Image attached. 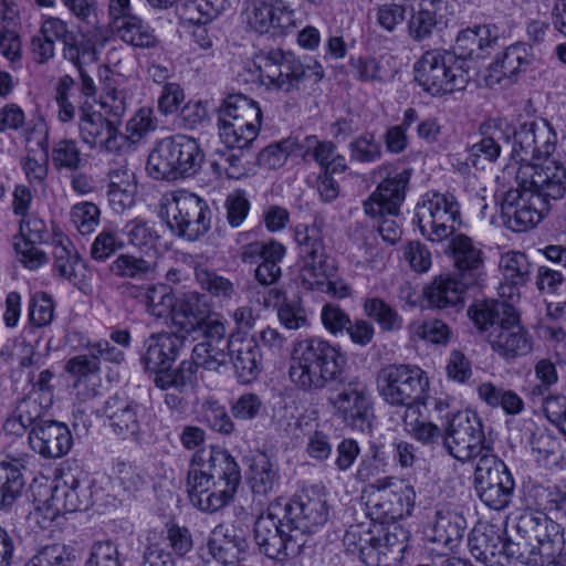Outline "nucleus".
I'll return each instance as SVG.
<instances>
[{
  "label": "nucleus",
  "mask_w": 566,
  "mask_h": 566,
  "mask_svg": "<svg viewBox=\"0 0 566 566\" xmlns=\"http://www.w3.org/2000/svg\"><path fill=\"white\" fill-rule=\"evenodd\" d=\"M347 357L339 347L319 337L294 343L291 350L289 378L305 392L319 391L332 382L340 387L328 398L334 416L347 427L369 432L375 419L373 396L358 378L344 381Z\"/></svg>",
  "instance_id": "obj_1"
},
{
  "label": "nucleus",
  "mask_w": 566,
  "mask_h": 566,
  "mask_svg": "<svg viewBox=\"0 0 566 566\" xmlns=\"http://www.w3.org/2000/svg\"><path fill=\"white\" fill-rule=\"evenodd\" d=\"M517 188L505 192L501 210L509 229L522 232L535 227L548 212L549 201L566 193V168L559 161L524 164L516 171Z\"/></svg>",
  "instance_id": "obj_2"
},
{
  "label": "nucleus",
  "mask_w": 566,
  "mask_h": 566,
  "mask_svg": "<svg viewBox=\"0 0 566 566\" xmlns=\"http://www.w3.org/2000/svg\"><path fill=\"white\" fill-rule=\"evenodd\" d=\"M240 481L239 465L228 451L202 448L193 454L188 470L190 502L202 512L214 513L232 500Z\"/></svg>",
  "instance_id": "obj_3"
},
{
  "label": "nucleus",
  "mask_w": 566,
  "mask_h": 566,
  "mask_svg": "<svg viewBox=\"0 0 566 566\" xmlns=\"http://www.w3.org/2000/svg\"><path fill=\"white\" fill-rule=\"evenodd\" d=\"M512 528L514 533L505 539L506 563L551 566L565 545L562 525L542 513L522 515Z\"/></svg>",
  "instance_id": "obj_4"
},
{
  "label": "nucleus",
  "mask_w": 566,
  "mask_h": 566,
  "mask_svg": "<svg viewBox=\"0 0 566 566\" xmlns=\"http://www.w3.org/2000/svg\"><path fill=\"white\" fill-rule=\"evenodd\" d=\"M298 249V279L306 290H318L327 292L337 298L349 295V286L343 281H331L335 273V265L329 259L324 238L322 224H298L294 231Z\"/></svg>",
  "instance_id": "obj_5"
},
{
  "label": "nucleus",
  "mask_w": 566,
  "mask_h": 566,
  "mask_svg": "<svg viewBox=\"0 0 566 566\" xmlns=\"http://www.w3.org/2000/svg\"><path fill=\"white\" fill-rule=\"evenodd\" d=\"M260 76L268 84L286 94L306 90L319 83L325 73L321 63L313 57L301 60L291 52L271 50L259 59Z\"/></svg>",
  "instance_id": "obj_6"
},
{
  "label": "nucleus",
  "mask_w": 566,
  "mask_h": 566,
  "mask_svg": "<svg viewBox=\"0 0 566 566\" xmlns=\"http://www.w3.org/2000/svg\"><path fill=\"white\" fill-rule=\"evenodd\" d=\"M470 65L465 59L447 50L427 51L413 65L415 80L432 96L464 90Z\"/></svg>",
  "instance_id": "obj_7"
},
{
  "label": "nucleus",
  "mask_w": 566,
  "mask_h": 566,
  "mask_svg": "<svg viewBox=\"0 0 566 566\" xmlns=\"http://www.w3.org/2000/svg\"><path fill=\"white\" fill-rule=\"evenodd\" d=\"M442 446L460 462L493 454V444L486 440L481 418L471 410L448 412L442 422Z\"/></svg>",
  "instance_id": "obj_8"
},
{
  "label": "nucleus",
  "mask_w": 566,
  "mask_h": 566,
  "mask_svg": "<svg viewBox=\"0 0 566 566\" xmlns=\"http://www.w3.org/2000/svg\"><path fill=\"white\" fill-rule=\"evenodd\" d=\"M205 154L192 137L175 135L160 140L149 154L148 174L155 179L176 180L195 175Z\"/></svg>",
  "instance_id": "obj_9"
},
{
  "label": "nucleus",
  "mask_w": 566,
  "mask_h": 566,
  "mask_svg": "<svg viewBox=\"0 0 566 566\" xmlns=\"http://www.w3.org/2000/svg\"><path fill=\"white\" fill-rule=\"evenodd\" d=\"M55 41L63 44V57L71 63L93 60V41L74 33L69 23L57 17H48L41 22L39 31L30 41L32 60L38 64H45L55 55Z\"/></svg>",
  "instance_id": "obj_10"
},
{
  "label": "nucleus",
  "mask_w": 566,
  "mask_h": 566,
  "mask_svg": "<svg viewBox=\"0 0 566 566\" xmlns=\"http://www.w3.org/2000/svg\"><path fill=\"white\" fill-rule=\"evenodd\" d=\"M380 397L388 405L402 407L406 416H415L429 385L424 373L412 365H390L378 375Z\"/></svg>",
  "instance_id": "obj_11"
},
{
  "label": "nucleus",
  "mask_w": 566,
  "mask_h": 566,
  "mask_svg": "<svg viewBox=\"0 0 566 566\" xmlns=\"http://www.w3.org/2000/svg\"><path fill=\"white\" fill-rule=\"evenodd\" d=\"M102 415L113 433L120 439L143 443L154 434L155 413L135 399L114 395L105 401Z\"/></svg>",
  "instance_id": "obj_12"
},
{
  "label": "nucleus",
  "mask_w": 566,
  "mask_h": 566,
  "mask_svg": "<svg viewBox=\"0 0 566 566\" xmlns=\"http://www.w3.org/2000/svg\"><path fill=\"white\" fill-rule=\"evenodd\" d=\"M166 222L170 231L188 241L205 235L211 223V210L207 201L196 193L180 190L166 199Z\"/></svg>",
  "instance_id": "obj_13"
},
{
  "label": "nucleus",
  "mask_w": 566,
  "mask_h": 566,
  "mask_svg": "<svg viewBox=\"0 0 566 566\" xmlns=\"http://www.w3.org/2000/svg\"><path fill=\"white\" fill-rule=\"evenodd\" d=\"M416 217L420 231L432 242L451 237L461 226L460 205L451 193L432 191L417 205Z\"/></svg>",
  "instance_id": "obj_14"
},
{
  "label": "nucleus",
  "mask_w": 566,
  "mask_h": 566,
  "mask_svg": "<svg viewBox=\"0 0 566 566\" xmlns=\"http://www.w3.org/2000/svg\"><path fill=\"white\" fill-rule=\"evenodd\" d=\"M395 486V478L382 476L370 483L367 506L369 521L377 525L411 515L416 504V491L411 485Z\"/></svg>",
  "instance_id": "obj_15"
},
{
  "label": "nucleus",
  "mask_w": 566,
  "mask_h": 566,
  "mask_svg": "<svg viewBox=\"0 0 566 566\" xmlns=\"http://www.w3.org/2000/svg\"><path fill=\"white\" fill-rule=\"evenodd\" d=\"M475 491L490 509H506L513 499L515 482L507 465L496 455L481 457L474 470Z\"/></svg>",
  "instance_id": "obj_16"
},
{
  "label": "nucleus",
  "mask_w": 566,
  "mask_h": 566,
  "mask_svg": "<svg viewBox=\"0 0 566 566\" xmlns=\"http://www.w3.org/2000/svg\"><path fill=\"white\" fill-rule=\"evenodd\" d=\"M284 518L294 532V541L306 544V537L316 533L328 520L326 499L315 491H303L285 505Z\"/></svg>",
  "instance_id": "obj_17"
},
{
  "label": "nucleus",
  "mask_w": 566,
  "mask_h": 566,
  "mask_svg": "<svg viewBox=\"0 0 566 566\" xmlns=\"http://www.w3.org/2000/svg\"><path fill=\"white\" fill-rule=\"evenodd\" d=\"M287 521L280 518L270 506L265 513L258 516L254 523V539L260 551L270 558L281 559L302 548V543L294 541V532L287 527Z\"/></svg>",
  "instance_id": "obj_18"
},
{
  "label": "nucleus",
  "mask_w": 566,
  "mask_h": 566,
  "mask_svg": "<svg viewBox=\"0 0 566 566\" xmlns=\"http://www.w3.org/2000/svg\"><path fill=\"white\" fill-rule=\"evenodd\" d=\"M77 127L81 142L90 149L117 153L126 145L115 120L105 118L86 103L80 106Z\"/></svg>",
  "instance_id": "obj_19"
},
{
  "label": "nucleus",
  "mask_w": 566,
  "mask_h": 566,
  "mask_svg": "<svg viewBox=\"0 0 566 566\" xmlns=\"http://www.w3.org/2000/svg\"><path fill=\"white\" fill-rule=\"evenodd\" d=\"M92 492L86 479L73 473H65L62 483L55 485L51 495L43 503L45 515L52 520L56 516L88 509Z\"/></svg>",
  "instance_id": "obj_20"
},
{
  "label": "nucleus",
  "mask_w": 566,
  "mask_h": 566,
  "mask_svg": "<svg viewBox=\"0 0 566 566\" xmlns=\"http://www.w3.org/2000/svg\"><path fill=\"white\" fill-rule=\"evenodd\" d=\"M184 345V336L177 333H153L143 343L140 365L155 376L161 375L172 367Z\"/></svg>",
  "instance_id": "obj_21"
},
{
  "label": "nucleus",
  "mask_w": 566,
  "mask_h": 566,
  "mask_svg": "<svg viewBox=\"0 0 566 566\" xmlns=\"http://www.w3.org/2000/svg\"><path fill=\"white\" fill-rule=\"evenodd\" d=\"M28 442L41 458L60 459L69 453L73 444L70 428L60 421L45 420L35 423L29 431Z\"/></svg>",
  "instance_id": "obj_22"
},
{
  "label": "nucleus",
  "mask_w": 566,
  "mask_h": 566,
  "mask_svg": "<svg viewBox=\"0 0 566 566\" xmlns=\"http://www.w3.org/2000/svg\"><path fill=\"white\" fill-rule=\"evenodd\" d=\"M410 177L411 170L409 169H403L392 176L388 175L364 202L365 212L370 217L399 216Z\"/></svg>",
  "instance_id": "obj_23"
},
{
  "label": "nucleus",
  "mask_w": 566,
  "mask_h": 566,
  "mask_svg": "<svg viewBox=\"0 0 566 566\" xmlns=\"http://www.w3.org/2000/svg\"><path fill=\"white\" fill-rule=\"evenodd\" d=\"M229 358L240 384L253 382L262 371V354L255 337L242 331L230 333Z\"/></svg>",
  "instance_id": "obj_24"
},
{
  "label": "nucleus",
  "mask_w": 566,
  "mask_h": 566,
  "mask_svg": "<svg viewBox=\"0 0 566 566\" xmlns=\"http://www.w3.org/2000/svg\"><path fill=\"white\" fill-rule=\"evenodd\" d=\"M199 334L205 339L195 345L192 349L193 358L198 359L202 368L218 371L221 366L227 365L231 350L230 336L226 337V326L221 321L213 318L206 324Z\"/></svg>",
  "instance_id": "obj_25"
},
{
  "label": "nucleus",
  "mask_w": 566,
  "mask_h": 566,
  "mask_svg": "<svg viewBox=\"0 0 566 566\" xmlns=\"http://www.w3.org/2000/svg\"><path fill=\"white\" fill-rule=\"evenodd\" d=\"M447 253L458 271L457 275L469 284L476 285L484 275L485 268L484 253L480 245L468 235L459 233L451 238Z\"/></svg>",
  "instance_id": "obj_26"
},
{
  "label": "nucleus",
  "mask_w": 566,
  "mask_h": 566,
  "mask_svg": "<svg viewBox=\"0 0 566 566\" xmlns=\"http://www.w3.org/2000/svg\"><path fill=\"white\" fill-rule=\"evenodd\" d=\"M377 524L367 521L349 525L346 530L343 544L352 555L358 556L359 560L367 566H379V534Z\"/></svg>",
  "instance_id": "obj_27"
},
{
  "label": "nucleus",
  "mask_w": 566,
  "mask_h": 566,
  "mask_svg": "<svg viewBox=\"0 0 566 566\" xmlns=\"http://www.w3.org/2000/svg\"><path fill=\"white\" fill-rule=\"evenodd\" d=\"M467 528L465 518L455 511L441 507L434 512L431 524L424 535L429 542L442 545L448 552H454L461 544Z\"/></svg>",
  "instance_id": "obj_28"
},
{
  "label": "nucleus",
  "mask_w": 566,
  "mask_h": 566,
  "mask_svg": "<svg viewBox=\"0 0 566 566\" xmlns=\"http://www.w3.org/2000/svg\"><path fill=\"white\" fill-rule=\"evenodd\" d=\"M531 62L530 46L525 43H515L505 49L489 66L485 75L486 85H509L514 77Z\"/></svg>",
  "instance_id": "obj_29"
},
{
  "label": "nucleus",
  "mask_w": 566,
  "mask_h": 566,
  "mask_svg": "<svg viewBox=\"0 0 566 566\" xmlns=\"http://www.w3.org/2000/svg\"><path fill=\"white\" fill-rule=\"evenodd\" d=\"M488 338L493 350L505 359L525 356L532 350V339L520 326L516 313L514 322L497 325Z\"/></svg>",
  "instance_id": "obj_30"
},
{
  "label": "nucleus",
  "mask_w": 566,
  "mask_h": 566,
  "mask_svg": "<svg viewBox=\"0 0 566 566\" xmlns=\"http://www.w3.org/2000/svg\"><path fill=\"white\" fill-rule=\"evenodd\" d=\"M479 135L480 140L469 148L470 156L495 161L502 148L510 144L512 126L504 119L491 118L481 124Z\"/></svg>",
  "instance_id": "obj_31"
},
{
  "label": "nucleus",
  "mask_w": 566,
  "mask_h": 566,
  "mask_svg": "<svg viewBox=\"0 0 566 566\" xmlns=\"http://www.w3.org/2000/svg\"><path fill=\"white\" fill-rule=\"evenodd\" d=\"M471 555L485 566H505V541L493 525L474 528L468 538Z\"/></svg>",
  "instance_id": "obj_32"
},
{
  "label": "nucleus",
  "mask_w": 566,
  "mask_h": 566,
  "mask_svg": "<svg viewBox=\"0 0 566 566\" xmlns=\"http://www.w3.org/2000/svg\"><path fill=\"white\" fill-rule=\"evenodd\" d=\"M280 481L279 464L268 454L259 452L249 459L248 483L254 495L266 496L276 492Z\"/></svg>",
  "instance_id": "obj_33"
},
{
  "label": "nucleus",
  "mask_w": 566,
  "mask_h": 566,
  "mask_svg": "<svg viewBox=\"0 0 566 566\" xmlns=\"http://www.w3.org/2000/svg\"><path fill=\"white\" fill-rule=\"evenodd\" d=\"M471 286L458 275L439 276L424 289V297L431 308L452 307L463 302V295Z\"/></svg>",
  "instance_id": "obj_34"
},
{
  "label": "nucleus",
  "mask_w": 566,
  "mask_h": 566,
  "mask_svg": "<svg viewBox=\"0 0 566 566\" xmlns=\"http://www.w3.org/2000/svg\"><path fill=\"white\" fill-rule=\"evenodd\" d=\"M499 38L497 28L490 24H480L461 30L457 38L452 53H457L460 59H465L468 63L470 57L482 56V53L495 44Z\"/></svg>",
  "instance_id": "obj_35"
},
{
  "label": "nucleus",
  "mask_w": 566,
  "mask_h": 566,
  "mask_svg": "<svg viewBox=\"0 0 566 566\" xmlns=\"http://www.w3.org/2000/svg\"><path fill=\"white\" fill-rule=\"evenodd\" d=\"M213 318L207 317V310L201 308L197 295H189L182 298L171 312L174 333L184 336L199 334L206 324Z\"/></svg>",
  "instance_id": "obj_36"
},
{
  "label": "nucleus",
  "mask_w": 566,
  "mask_h": 566,
  "mask_svg": "<svg viewBox=\"0 0 566 566\" xmlns=\"http://www.w3.org/2000/svg\"><path fill=\"white\" fill-rule=\"evenodd\" d=\"M515 310L505 302L496 300L476 301L469 310L468 315L481 332H495L497 325L514 322Z\"/></svg>",
  "instance_id": "obj_37"
},
{
  "label": "nucleus",
  "mask_w": 566,
  "mask_h": 566,
  "mask_svg": "<svg viewBox=\"0 0 566 566\" xmlns=\"http://www.w3.org/2000/svg\"><path fill=\"white\" fill-rule=\"evenodd\" d=\"M227 122L261 124V107L258 102L243 94H230L223 99L218 117V123Z\"/></svg>",
  "instance_id": "obj_38"
},
{
  "label": "nucleus",
  "mask_w": 566,
  "mask_h": 566,
  "mask_svg": "<svg viewBox=\"0 0 566 566\" xmlns=\"http://www.w3.org/2000/svg\"><path fill=\"white\" fill-rule=\"evenodd\" d=\"M112 32L125 43L143 49L156 46L153 30L135 14L117 18L109 23Z\"/></svg>",
  "instance_id": "obj_39"
},
{
  "label": "nucleus",
  "mask_w": 566,
  "mask_h": 566,
  "mask_svg": "<svg viewBox=\"0 0 566 566\" xmlns=\"http://www.w3.org/2000/svg\"><path fill=\"white\" fill-rule=\"evenodd\" d=\"M199 367L201 366L198 359H195L192 356L191 359L182 360L177 368L170 367V369L161 373V375L155 376L154 384L163 390L175 388L179 392H184L188 388L196 386Z\"/></svg>",
  "instance_id": "obj_40"
},
{
  "label": "nucleus",
  "mask_w": 566,
  "mask_h": 566,
  "mask_svg": "<svg viewBox=\"0 0 566 566\" xmlns=\"http://www.w3.org/2000/svg\"><path fill=\"white\" fill-rule=\"evenodd\" d=\"M53 270L60 276L73 284L82 279L81 260L73 244L67 239H60L53 245Z\"/></svg>",
  "instance_id": "obj_41"
},
{
  "label": "nucleus",
  "mask_w": 566,
  "mask_h": 566,
  "mask_svg": "<svg viewBox=\"0 0 566 566\" xmlns=\"http://www.w3.org/2000/svg\"><path fill=\"white\" fill-rule=\"evenodd\" d=\"M538 128V122L532 120L523 123L516 129L512 127V136L510 137V156L520 166L524 164H534L535 137Z\"/></svg>",
  "instance_id": "obj_42"
},
{
  "label": "nucleus",
  "mask_w": 566,
  "mask_h": 566,
  "mask_svg": "<svg viewBox=\"0 0 566 566\" xmlns=\"http://www.w3.org/2000/svg\"><path fill=\"white\" fill-rule=\"evenodd\" d=\"M261 124L218 123L220 140L231 149L242 151L249 148L259 135Z\"/></svg>",
  "instance_id": "obj_43"
},
{
  "label": "nucleus",
  "mask_w": 566,
  "mask_h": 566,
  "mask_svg": "<svg viewBox=\"0 0 566 566\" xmlns=\"http://www.w3.org/2000/svg\"><path fill=\"white\" fill-rule=\"evenodd\" d=\"M109 271L119 279L144 280L154 271V262L145 256L120 253L109 264Z\"/></svg>",
  "instance_id": "obj_44"
},
{
  "label": "nucleus",
  "mask_w": 566,
  "mask_h": 566,
  "mask_svg": "<svg viewBox=\"0 0 566 566\" xmlns=\"http://www.w3.org/2000/svg\"><path fill=\"white\" fill-rule=\"evenodd\" d=\"M349 66L355 78L361 82H385L391 77L388 59L385 56H352Z\"/></svg>",
  "instance_id": "obj_45"
},
{
  "label": "nucleus",
  "mask_w": 566,
  "mask_h": 566,
  "mask_svg": "<svg viewBox=\"0 0 566 566\" xmlns=\"http://www.w3.org/2000/svg\"><path fill=\"white\" fill-rule=\"evenodd\" d=\"M25 485L19 468L11 463H0V510H7L21 496Z\"/></svg>",
  "instance_id": "obj_46"
},
{
  "label": "nucleus",
  "mask_w": 566,
  "mask_h": 566,
  "mask_svg": "<svg viewBox=\"0 0 566 566\" xmlns=\"http://www.w3.org/2000/svg\"><path fill=\"white\" fill-rule=\"evenodd\" d=\"M499 266L505 282L512 286L526 284L533 272V266L526 254L516 251L503 254Z\"/></svg>",
  "instance_id": "obj_47"
},
{
  "label": "nucleus",
  "mask_w": 566,
  "mask_h": 566,
  "mask_svg": "<svg viewBox=\"0 0 566 566\" xmlns=\"http://www.w3.org/2000/svg\"><path fill=\"white\" fill-rule=\"evenodd\" d=\"M363 307L365 314L375 321L381 331L395 332L402 327V317L384 300L379 297L366 298Z\"/></svg>",
  "instance_id": "obj_48"
},
{
  "label": "nucleus",
  "mask_w": 566,
  "mask_h": 566,
  "mask_svg": "<svg viewBox=\"0 0 566 566\" xmlns=\"http://www.w3.org/2000/svg\"><path fill=\"white\" fill-rule=\"evenodd\" d=\"M146 311L156 318L165 317L174 311L175 297L167 285H149L142 294Z\"/></svg>",
  "instance_id": "obj_49"
},
{
  "label": "nucleus",
  "mask_w": 566,
  "mask_h": 566,
  "mask_svg": "<svg viewBox=\"0 0 566 566\" xmlns=\"http://www.w3.org/2000/svg\"><path fill=\"white\" fill-rule=\"evenodd\" d=\"M125 234L130 245L146 254L149 251L157 249L160 239V235L154 226L148 221L138 218L126 224Z\"/></svg>",
  "instance_id": "obj_50"
},
{
  "label": "nucleus",
  "mask_w": 566,
  "mask_h": 566,
  "mask_svg": "<svg viewBox=\"0 0 566 566\" xmlns=\"http://www.w3.org/2000/svg\"><path fill=\"white\" fill-rule=\"evenodd\" d=\"M195 277L200 287L212 296L231 298L235 294L234 284L229 279L219 275L206 265L197 264L195 266Z\"/></svg>",
  "instance_id": "obj_51"
},
{
  "label": "nucleus",
  "mask_w": 566,
  "mask_h": 566,
  "mask_svg": "<svg viewBox=\"0 0 566 566\" xmlns=\"http://www.w3.org/2000/svg\"><path fill=\"white\" fill-rule=\"evenodd\" d=\"M176 4L178 17L188 23L205 25L218 15V9L208 0H180Z\"/></svg>",
  "instance_id": "obj_52"
},
{
  "label": "nucleus",
  "mask_w": 566,
  "mask_h": 566,
  "mask_svg": "<svg viewBox=\"0 0 566 566\" xmlns=\"http://www.w3.org/2000/svg\"><path fill=\"white\" fill-rule=\"evenodd\" d=\"M74 549L64 544L42 547L23 566H73Z\"/></svg>",
  "instance_id": "obj_53"
},
{
  "label": "nucleus",
  "mask_w": 566,
  "mask_h": 566,
  "mask_svg": "<svg viewBox=\"0 0 566 566\" xmlns=\"http://www.w3.org/2000/svg\"><path fill=\"white\" fill-rule=\"evenodd\" d=\"M349 157L353 161L371 164L381 159L382 150L375 134L365 133L354 138L349 145Z\"/></svg>",
  "instance_id": "obj_54"
},
{
  "label": "nucleus",
  "mask_w": 566,
  "mask_h": 566,
  "mask_svg": "<svg viewBox=\"0 0 566 566\" xmlns=\"http://www.w3.org/2000/svg\"><path fill=\"white\" fill-rule=\"evenodd\" d=\"M388 463L384 453L377 448L373 447L369 452L364 454L358 463L355 479L359 482H374L381 479L380 475L387 471Z\"/></svg>",
  "instance_id": "obj_55"
},
{
  "label": "nucleus",
  "mask_w": 566,
  "mask_h": 566,
  "mask_svg": "<svg viewBox=\"0 0 566 566\" xmlns=\"http://www.w3.org/2000/svg\"><path fill=\"white\" fill-rule=\"evenodd\" d=\"M82 161V153L75 140L62 138L53 145L52 163L55 168L75 171Z\"/></svg>",
  "instance_id": "obj_56"
},
{
  "label": "nucleus",
  "mask_w": 566,
  "mask_h": 566,
  "mask_svg": "<svg viewBox=\"0 0 566 566\" xmlns=\"http://www.w3.org/2000/svg\"><path fill=\"white\" fill-rule=\"evenodd\" d=\"M158 122L154 116V111L149 107L139 108L136 114L127 122L126 143H137L150 132L157 128Z\"/></svg>",
  "instance_id": "obj_57"
},
{
  "label": "nucleus",
  "mask_w": 566,
  "mask_h": 566,
  "mask_svg": "<svg viewBox=\"0 0 566 566\" xmlns=\"http://www.w3.org/2000/svg\"><path fill=\"white\" fill-rule=\"evenodd\" d=\"M277 317L287 329H300L308 325L306 310L298 297L284 298L277 307Z\"/></svg>",
  "instance_id": "obj_58"
},
{
  "label": "nucleus",
  "mask_w": 566,
  "mask_h": 566,
  "mask_svg": "<svg viewBox=\"0 0 566 566\" xmlns=\"http://www.w3.org/2000/svg\"><path fill=\"white\" fill-rule=\"evenodd\" d=\"M101 211L98 207L88 201L76 203L72 207L71 221L81 234H90L99 223Z\"/></svg>",
  "instance_id": "obj_59"
},
{
  "label": "nucleus",
  "mask_w": 566,
  "mask_h": 566,
  "mask_svg": "<svg viewBox=\"0 0 566 566\" xmlns=\"http://www.w3.org/2000/svg\"><path fill=\"white\" fill-rule=\"evenodd\" d=\"M406 6L397 2H386L375 8V20L377 25L394 33L406 20Z\"/></svg>",
  "instance_id": "obj_60"
},
{
  "label": "nucleus",
  "mask_w": 566,
  "mask_h": 566,
  "mask_svg": "<svg viewBox=\"0 0 566 566\" xmlns=\"http://www.w3.org/2000/svg\"><path fill=\"white\" fill-rule=\"evenodd\" d=\"M264 410V403L259 395L244 392L230 402V411L234 419L251 421Z\"/></svg>",
  "instance_id": "obj_61"
},
{
  "label": "nucleus",
  "mask_w": 566,
  "mask_h": 566,
  "mask_svg": "<svg viewBox=\"0 0 566 566\" xmlns=\"http://www.w3.org/2000/svg\"><path fill=\"white\" fill-rule=\"evenodd\" d=\"M275 7L265 2H255L245 11V22L248 27L259 33L263 34L274 29L275 23Z\"/></svg>",
  "instance_id": "obj_62"
},
{
  "label": "nucleus",
  "mask_w": 566,
  "mask_h": 566,
  "mask_svg": "<svg viewBox=\"0 0 566 566\" xmlns=\"http://www.w3.org/2000/svg\"><path fill=\"white\" fill-rule=\"evenodd\" d=\"M125 242L118 238L116 232L104 229L94 239L91 245V258L97 262H105L117 251L123 250Z\"/></svg>",
  "instance_id": "obj_63"
},
{
  "label": "nucleus",
  "mask_w": 566,
  "mask_h": 566,
  "mask_svg": "<svg viewBox=\"0 0 566 566\" xmlns=\"http://www.w3.org/2000/svg\"><path fill=\"white\" fill-rule=\"evenodd\" d=\"M298 148L303 150L301 154L303 159L313 158L323 169L336 153V146L333 142H321L314 135L306 136L300 143Z\"/></svg>",
  "instance_id": "obj_64"
}]
</instances>
